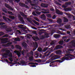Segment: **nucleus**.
<instances>
[{
  "label": "nucleus",
  "instance_id": "1",
  "mask_svg": "<svg viewBox=\"0 0 75 75\" xmlns=\"http://www.w3.org/2000/svg\"><path fill=\"white\" fill-rule=\"evenodd\" d=\"M66 57L69 56V55L71 56H69V57H64L62 58V60H57L55 61H53L50 63V67H51V66L53 65V63H54V62H59L61 63L62 62H64V60H71V59H73V58H72V57H74V56L70 54L69 53H70V52H69L66 51Z\"/></svg>",
  "mask_w": 75,
  "mask_h": 75
},
{
  "label": "nucleus",
  "instance_id": "2",
  "mask_svg": "<svg viewBox=\"0 0 75 75\" xmlns=\"http://www.w3.org/2000/svg\"><path fill=\"white\" fill-rule=\"evenodd\" d=\"M10 48H8V49H7L6 50V53L2 54L3 57H4L5 55H9V57H12V53H10Z\"/></svg>",
  "mask_w": 75,
  "mask_h": 75
},
{
  "label": "nucleus",
  "instance_id": "3",
  "mask_svg": "<svg viewBox=\"0 0 75 75\" xmlns=\"http://www.w3.org/2000/svg\"><path fill=\"white\" fill-rule=\"evenodd\" d=\"M29 45L31 47H34V48L33 49V51H35L37 49V48H38V44L36 42H35V43H34L33 41H32L31 43Z\"/></svg>",
  "mask_w": 75,
  "mask_h": 75
},
{
  "label": "nucleus",
  "instance_id": "4",
  "mask_svg": "<svg viewBox=\"0 0 75 75\" xmlns=\"http://www.w3.org/2000/svg\"><path fill=\"white\" fill-rule=\"evenodd\" d=\"M61 58V56H59L57 55L54 56L49 60V61L50 62H51V61H53V60L56 59L57 58Z\"/></svg>",
  "mask_w": 75,
  "mask_h": 75
},
{
  "label": "nucleus",
  "instance_id": "5",
  "mask_svg": "<svg viewBox=\"0 0 75 75\" xmlns=\"http://www.w3.org/2000/svg\"><path fill=\"white\" fill-rule=\"evenodd\" d=\"M7 41H8V39L7 38L3 39L1 40V41H3V42H2V43H6L7 42Z\"/></svg>",
  "mask_w": 75,
  "mask_h": 75
},
{
  "label": "nucleus",
  "instance_id": "6",
  "mask_svg": "<svg viewBox=\"0 0 75 75\" xmlns=\"http://www.w3.org/2000/svg\"><path fill=\"white\" fill-rule=\"evenodd\" d=\"M14 52L15 53H16L17 54L18 57H20V56L21 55V53H20V52L16 50L14 51Z\"/></svg>",
  "mask_w": 75,
  "mask_h": 75
},
{
  "label": "nucleus",
  "instance_id": "7",
  "mask_svg": "<svg viewBox=\"0 0 75 75\" xmlns=\"http://www.w3.org/2000/svg\"><path fill=\"white\" fill-rule=\"evenodd\" d=\"M40 9L41 7L38 6H35L34 7V9H35V10H40Z\"/></svg>",
  "mask_w": 75,
  "mask_h": 75
},
{
  "label": "nucleus",
  "instance_id": "8",
  "mask_svg": "<svg viewBox=\"0 0 75 75\" xmlns=\"http://www.w3.org/2000/svg\"><path fill=\"white\" fill-rule=\"evenodd\" d=\"M5 6L6 7H7V8H9L10 9V10H13V9L9 5H8L7 4H5Z\"/></svg>",
  "mask_w": 75,
  "mask_h": 75
},
{
  "label": "nucleus",
  "instance_id": "9",
  "mask_svg": "<svg viewBox=\"0 0 75 75\" xmlns=\"http://www.w3.org/2000/svg\"><path fill=\"white\" fill-rule=\"evenodd\" d=\"M62 48V47L61 45H58L55 48H54V50H58L59 48Z\"/></svg>",
  "mask_w": 75,
  "mask_h": 75
},
{
  "label": "nucleus",
  "instance_id": "10",
  "mask_svg": "<svg viewBox=\"0 0 75 75\" xmlns=\"http://www.w3.org/2000/svg\"><path fill=\"white\" fill-rule=\"evenodd\" d=\"M42 10L44 11H41V12L42 13H44L45 14V13L46 14L47 13H50L48 11H47V10L45 9H42Z\"/></svg>",
  "mask_w": 75,
  "mask_h": 75
},
{
  "label": "nucleus",
  "instance_id": "11",
  "mask_svg": "<svg viewBox=\"0 0 75 75\" xmlns=\"http://www.w3.org/2000/svg\"><path fill=\"white\" fill-rule=\"evenodd\" d=\"M16 48H18V49H19V50H19V51L21 52V47H20V46L18 45H16Z\"/></svg>",
  "mask_w": 75,
  "mask_h": 75
},
{
  "label": "nucleus",
  "instance_id": "12",
  "mask_svg": "<svg viewBox=\"0 0 75 75\" xmlns=\"http://www.w3.org/2000/svg\"><path fill=\"white\" fill-rule=\"evenodd\" d=\"M56 13L57 14H63V13L61 12H59V11L58 10H56Z\"/></svg>",
  "mask_w": 75,
  "mask_h": 75
},
{
  "label": "nucleus",
  "instance_id": "13",
  "mask_svg": "<svg viewBox=\"0 0 75 75\" xmlns=\"http://www.w3.org/2000/svg\"><path fill=\"white\" fill-rule=\"evenodd\" d=\"M61 37V35H54V37L55 38H58Z\"/></svg>",
  "mask_w": 75,
  "mask_h": 75
},
{
  "label": "nucleus",
  "instance_id": "14",
  "mask_svg": "<svg viewBox=\"0 0 75 75\" xmlns=\"http://www.w3.org/2000/svg\"><path fill=\"white\" fill-rule=\"evenodd\" d=\"M41 6L43 7H47L48 5L47 4H41Z\"/></svg>",
  "mask_w": 75,
  "mask_h": 75
},
{
  "label": "nucleus",
  "instance_id": "15",
  "mask_svg": "<svg viewBox=\"0 0 75 75\" xmlns=\"http://www.w3.org/2000/svg\"><path fill=\"white\" fill-rule=\"evenodd\" d=\"M35 55L34 56L35 57H35V58H38V52L37 51L36 52H35Z\"/></svg>",
  "mask_w": 75,
  "mask_h": 75
},
{
  "label": "nucleus",
  "instance_id": "16",
  "mask_svg": "<svg viewBox=\"0 0 75 75\" xmlns=\"http://www.w3.org/2000/svg\"><path fill=\"white\" fill-rule=\"evenodd\" d=\"M33 55V51H31L29 53H28L27 55V56H29L30 55H31V56L32 55Z\"/></svg>",
  "mask_w": 75,
  "mask_h": 75
},
{
  "label": "nucleus",
  "instance_id": "17",
  "mask_svg": "<svg viewBox=\"0 0 75 75\" xmlns=\"http://www.w3.org/2000/svg\"><path fill=\"white\" fill-rule=\"evenodd\" d=\"M72 9L71 8H68L64 9V11H71Z\"/></svg>",
  "mask_w": 75,
  "mask_h": 75
},
{
  "label": "nucleus",
  "instance_id": "18",
  "mask_svg": "<svg viewBox=\"0 0 75 75\" xmlns=\"http://www.w3.org/2000/svg\"><path fill=\"white\" fill-rule=\"evenodd\" d=\"M20 13L21 14V15L23 17H25L26 18L27 17V16L26 15H24V14L23 12H20Z\"/></svg>",
  "mask_w": 75,
  "mask_h": 75
},
{
  "label": "nucleus",
  "instance_id": "19",
  "mask_svg": "<svg viewBox=\"0 0 75 75\" xmlns=\"http://www.w3.org/2000/svg\"><path fill=\"white\" fill-rule=\"evenodd\" d=\"M49 37V35L47 33H46L45 35V37H44L43 38H48Z\"/></svg>",
  "mask_w": 75,
  "mask_h": 75
},
{
  "label": "nucleus",
  "instance_id": "20",
  "mask_svg": "<svg viewBox=\"0 0 75 75\" xmlns=\"http://www.w3.org/2000/svg\"><path fill=\"white\" fill-rule=\"evenodd\" d=\"M22 45L23 47H25V48L27 47V44L25 42H23L22 44Z\"/></svg>",
  "mask_w": 75,
  "mask_h": 75
},
{
  "label": "nucleus",
  "instance_id": "21",
  "mask_svg": "<svg viewBox=\"0 0 75 75\" xmlns=\"http://www.w3.org/2000/svg\"><path fill=\"white\" fill-rule=\"evenodd\" d=\"M14 41H20V39L19 38H16L14 39Z\"/></svg>",
  "mask_w": 75,
  "mask_h": 75
},
{
  "label": "nucleus",
  "instance_id": "22",
  "mask_svg": "<svg viewBox=\"0 0 75 75\" xmlns=\"http://www.w3.org/2000/svg\"><path fill=\"white\" fill-rule=\"evenodd\" d=\"M25 50H24L23 51H22V54L23 55V54H24L25 52H28V50H27V49H25Z\"/></svg>",
  "mask_w": 75,
  "mask_h": 75
},
{
  "label": "nucleus",
  "instance_id": "23",
  "mask_svg": "<svg viewBox=\"0 0 75 75\" xmlns=\"http://www.w3.org/2000/svg\"><path fill=\"white\" fill-rule=\"evenodd\" d=\"M2 10L4 11V13H7V10L5 8H3L2 9Z\"/></svg>",
  "mask_w": 75,
  "mask_h": 75
},
{
  "label": "nucleus",
  "instance_id": "24",
  "mask_svg": "<svg viewBox=\"0 0 75 75\" xmlns=\"http://www.w3.org/2000/svg\"><path fill=\"white\" fill-rule=\"evenodd\" d=\"M56 53L57 54H61V51L60 50H57L56 51Z\"/></svg>",
  "mask_w": 75,
  "mask_h": 75
},
{
  "label": "nucleus",
  "instance_id": "25",
  "mask_svg": "<svg viewBox=\"0 0 75 75\" xmlns=\"http://www.w3.org/2000/svg\"><path fill=\"white\" fill-rule=\"evenodd\" d=\"M33 38L34 40H35V39L38 40H40V39H39L38 37H35L34 36L33 37Z\"/></svg>",
  "mask_w": 75,
  "mask_h": 75
},
{
  "label": "nucleus",
  "instance_id": "26",
  "mask_svg": "<svg viewBox=\"0 0 75 75\" xmlns=\"http://www.w3.org/2000/svg\"><path fill=\"white\" fill-rule=\"evenodd\" d=\"M33 21L34 23H35V24H36V25H39V23H38L37 21H35V20H33Z\"/></svg>",
  "mask_w": 75,
  "mask_h": 75
},
{
  "label": "nucleus",
  "instance_id": "27",
  "mask_svg": "<svg viewBox=\"0 0 75 75\" xmlns=\"http://www.w3.org/2000/svg\"><path fill=\"white\" fill-rule=\"evenodd\" d=\"M11 44H12V42H9V43H7L6 45V47L10 46V45Z\"/></svg>",
  "mask_w": 75,
  "mask_h": 75
},
{
  "label": "nucleus",
  "instance_id": "28",
  "mask_svg": "<svg viewBox=\"0 0 75 75\" xmlns=\"http://www.w3.org/2000/svg\"><path fill=\"white\" fill-rule=\"evenodd\" d=\"M62 21V20L60 19H59L57 20V23H60Z\"/></svg>",
  "mask_w": 75,
  "mask_h": 75
},
{
  "label": "nucleus",
  "instance_id": "29",
  "mask_svg": "<svg viewBox=\"0 0 75 75\" xmlns=\"http://www.w3.org/2000/svg\"><path fill=\"white\" fill-rule=\"evenodd\" d=\"M29 58L30 61H33V56L29 57Z\"/></svg>",
  "mask_w": 75,
  "mask_h": 75
},
{
  "label": "nucleus",
  "instance_id": "30",
  "mask_svg": "<svg viewBox=\"0 0 75 75\" xmlns=\"http://www.w3.org/2000/svg\"><path fill=\"white\" fill-rule=\"evenodd\" d=\"M64 22L65 23V22H68V20L67 19V18H64Z\"/></svg>",
  "mask_w": 75,
  "mask_h": 75
},
{
  "label": "nucleus",
  "instance_id": "31",
  "mask_svg": "<svg viewBox=\"0 0 75 75\" xmlns=\"http://www.w3.org/2000/svg\"><path fill=\"white\" fill-rule=\"evenodd\" d=\"M19 5L22 7H24V6H25V4L21 3H20Z\"/></svg>",
  "mask_w": 75,
  "mask_h": 75
},
{
  "label": "nucleus",
  "instance_id": "32",
  "mask_svg": "<svg viewBox=\"0 0 75 75\" xmlns=\"http://www.w3.org/2000/svg\"><path fill=\"white\" fill-rule=\"evenodd\" d=\"M9 18H11V19H14V16H8Z\"/></svg>",
  "mask_w": 75,
  "mask_h": 75
},
{
  "label": "nucleus",
  "instance_id": "33",
  "mask_svg": "<svg viewBox=\"0 0 75 75\" xmlns=\"http://www.w3.org/2000/svg\"><path fill=\"white\" fill-rule=\"evenodd\" d=\"M41 18H45V16L44 14H43L41 16Z\"/></svg>",
  "mask_w": 75,
  "mask_h": 75
},
{
  "label": "nucleus",
  "instance_id": "34",
  "mask_svg": "<svg viewBox=\"0 0 75 75\" xmlns=\"http://www.w3.org/2000/svg\"><path fill=\"white\" fill-rule=\"evenodd\" d=\"M32 35H26V37L27 38H30V37H32Z\"/></svg>",
  "mask_w": 75,
  "mask_h": 75
},
{
  "label": "nucleus",
  "instance_id": "35",
  "mask_svg": "<svg viewBox=\"0 0 75 75\" xmlns=\"http://www.w3.org/2000/svg\"><path fill=\"white\" fill-rule=\"evenodd\" d=\"M8 13L10 14V15H13V13L10 11H8Z\"/></svg>",
  "mask_w": 75,
  "mask_h": 75
},
{
  "label": "nucleus",
  "instance_id": "36",
  "mask_svg": "<svg viewBox=\"0 0 75 75\" xmlns=\"http://www.w3.org/2000/svg\"><path fill=\"white\" fill-rule=\"evenodd\" d=\"M63 42H64L63 41H61L59 42V44H60V45H62V44H63Z\"/></svg>",
  "mask_w": 75,
  "mask_h": 75
},
{
  "label": "nucleus",
  "instance_id": "37",
  "mask_svg": "<svg viewBox=\"0 0 75 75\" xmlns=\"http://www.w3.org/2000/svg\"><path fill=\"white\" fill-rule=\"evenodd\" d=\"M38 51L40 52H41L42 51V49L41 47H39L38 49Z\"/></svg>",
  "mask_w": 75,
  "mask_h": 75
},
{
  "label": "nucleus",
  "instance_id": "38",
  "mask_svg": "<svg viewBox=\"0 0 75 75\" xmlns=\"http://www.w3.org/2000/svg\"><path fill=\"white\" fill-rule=\"evenodd\" d=\"M65 27L66 28H67V29H68V28H71L70 26L68 25L65 26Z\"/></svg>",
  "mask_w": 75,
  "mask_h": 75
},
{
  "label": "nucleus",
  "instance_id": "39",
  "mask_svg": "<svg viewBox=\"0 0 75 75\" xmlns=\"http://www.w3.org/2000/svg\"><path fill=\"white\" fill-rule=\"evenodd\" d=\"M36 62H41V60H40V59H39L38 60H36Z\"/></svg>",
  "mask_w": 75,
  "mask_h": 75
},
{
  "label": "nucleus",
  "instance_id": "40",
  "mask_svg": "<svg viewBox=\"0 0 75 75\" xmlns=\"http://www.w3.org/2000/svg\"><path fill=\"white\" fill-rule=\"evenodd\" d=\"M29 64H30L31 65H34V64H35L36 65H38V63H29Z\"/></svg>",
  "mask_w": 75,
  "mask_h": 75
},
{
  "label": "nucleus",
  "instance_id": "41",
  "mask_svg": "<svg viewBox=\"0 0 75 75\" xmlns=\"http://www.w3.org/2000/svg\"><path fill=\"white\" fill-rule=\"evenodd\" d=\"M9 59L11 62H13V59L12 58H9Z\"/></svg>",
  "mask_w": 75,
  "mask_h": 75
},
{
  "label": "nucleus",
  "instance_id": "42",
  "mask_svg": "<svg viewBox=\"0 0 75 75\" xmlns=\"http://www.w3.org/2000/svg\"><path fill=\"white\" fill-rule=\"evenodd\" d=\"M9 1L11 4L13 5L14 4V3H13V0H9Z\"/></svg>",
  "mask_w": 75,
  "mask_h": 75
},
{
  "label": "nucleus",
  "instance_id": "43",
  "mask_svg": "<svg viewBox=\"0 0 75 75\" xmlns=\"http://www.w3.org/2000/svg\"><path fill=\"white\" fill-rule=\"evenodd\" d=\"M34 19L36 21H39V20L36 17H34Z\"/></svg>",
  "mask_w": 75,
  "mask_h": 75
},
{
  "label": "nucleus",
  "instance_id": "44",
  "mask_svg": "<svg viewBox=\"0 0 75 75\" xmlns=\"http://www.w3.org/2000/svg\"><path fill=\"white\" fill-rule=\"evenodd\" d=\"M47 53H48V54H47V56H48L49 55H50V54H49V53H51V52H50V51H49L47 52H46L45 54H47Z\"/></svg>",
  "mask_w": 75,
  "mask_h": 75
},
{
  "label": "nucleus",
  "instance_id": "45",
  "mask_svg": "<svg viewBox=\"0 0 75 75\" xmlns=\"http://www.w3.org/2000/svg\"><path fill=\"white\" fill-rule=\"evenodd\" d=\"M47 16L48 17H49V18H51V15H50V14H47Z\"/></svg>",
  "mask_w": 75,
  "mask_h": 75
},
{
  "label": "nucleus",
  "instance_id": "46",
  "mask_svg": "<svg viewBox=\"0 0 75 75\" xmlns=\"http://www.w3.org/2000/svg\"><path fill=\"white\" fill-rule=\"evenodd\" d=\"M33 3H36V2H38L37 0H33Z\"/></svg>",
  "mask_w": 75,
  "mask_h": 75
},
{
  "label": "nucleus",
  "instance_id": "47",
  "mask_svg": "<svg viewBox=\"0 0 75 75\" xmlns=\"http://www.w3.org/2000/svg\"><path fill=\"white\" fill-rule=\"evenodd\" d=\"M36 13L37 14H41V12L37 11L36 12Z\"/></svg>",
  "mask_w": 75,
  "mask_h": 75
},
{
  "label": "nucleus",
  "instance_id": "48",
  "mask_svg": "<svg viewBox=\"0 0 75 75\" xmlns=\"http://www.w3.org/2000/svg\"><path fill=\"white\" fill-rule=\"evenodd\" d=\"M47 49H48L47 47H45L44 49V51H46L47 50Z\"/></svg>",
  "mask_w": 75,
  "mask_h": 75
},
{
  "label": "nucleus",
  "instance_id": "49",
  "mask_svg": "<svg viewBox=\"0 0 75 75\" xmlns=\"http://www.w3.org/2000/svg\"><path fill=\"white\" fill-rule=\"evenodd\" d=\"M54 41H52L50 43V45H54Z\"/></svg>",
  "mask_w": 75,
  "mask_h": 75
},
{
  "label": "nucleus",
  "instance_id": "50",
  "mask_svg": "<svg viewBox=\"0 0 75 75\" xmlns=\"http://www.w3.org/2000/svg\"><path fill=\"white\" fill-rule=\"evenodd\" d=\"M3 19L5 21H6V20H7V18L5 16H4L3 17Z\"/></svg>",
  "mask_w": 75,
  "mask_h": 75
},
{
  "label": "nucleus",
  "instance_id": "51",
  "mask_svg": "<svg viewBox=\"0 0 75 75\" xmlns=\"http://www.w3.org/2000/svg\"><path fill=\"white\" fill-rule=\"evenodd\" d=\"M4 34V33L3 32H0V36H1L2 35H3Z\"/></svg>",
  "mask_w": 75,
  "mask_h": 75
},
{
  "label": "nucleus",
  "instance_id": "52",
  "mask_svg": "<svg viewBox=\"0 0 75 75\" xmlns=\"http://www.w3.org/2000/svg\"><path fill=\"white\" fill-rule=\"evenodd\" d=\"M64 14H65L66 15H67V16H71V14H69V13H64Z\"/></svg>",
  "mask_w": 75,
  "mask_h": 75
},
{
  "label": "nucleus",
  "instance_id": "53",
  "mask_svg": "<svg viewBox=\"0 0 75 75\" xmlns=\"http://www.w3.org/2000/svg\"><path fill=\"white\" fill-rule=\"evenodd\" d=\"M71 4V3L70 2L66 3V5H69V4Z\"/></svg>",
  "mask_w": 75,
  "mask_h": 75
},
{
  "label": "nucleus",
  "instance_id": "54",
  "mask_svg": "<svg viewBox=\"0 0 75 75\" xmlns=\"http://www.w3.org/2000/svg\"><path fill=\"white\" fill-rule=\"evenodd\" d=\"M32 14H33V15H34V16H36V14H35V13L34 12H33Z\"/></svg>",
  "mask_w": 75,
  "mask_h": 75
},
{
  "label": "nucleus",
  "instance_id": "55",
  "mask_svg": "<svg viewBox=\"0 0 75 75\" xmlns=\"http://www.w3.org/2000/svg\"><path fill=\"white\" fill-rule=\"evenodd\" d=\"M5 24L4 23H3V22H1L0 23V25H3V24Z\"/></svg>",
  "mask_w": 75,
  "mask_h": 75
},
{
  "label": "nucleus",
  "instance_id": "56",
  "mask_svg": "<svg viewBox=\"0 0 75 75\" xmlns=\"http://www.w3.org/2000/svg\"><path fill=\"white\" fill-rule=\"evenodd\" d=\"M31 67H35L36 66L35 65H32L30 66Z\"/></svg>",
  "mask_w": 75,
  "mask_h": 75
},
{
  "label": "nucleus",
  "instance_id": "57",
  "mask_svg": "<svg viewBox=\"0 0 75 75\" xmlns=\"http://www.w3.org/2000/svg\"><path fill=\"white\" fill-rule=\"evenodd\" d=\"M55 18H56V16H55V15H54L53 16V19H55Z\"/></svg>",
  "mask_w": 75,
  "mask_h": 75
},
{
  "label": "nucleus",
  "instance_id": "58",
  "mask_svg": "<svg viewBox=\"0 0 75 75\" xmlns=\"http://www.w3.org/2000/svg\"><path fill=\"white\" fill-rule=\"evenodd\" d=\"M19 18H21V19H22V20H23V18L22 17H21V16L19 15Z\"/></svg>",
  "mask_w": 75,
  "mask_h": 75
},
{
  "label": "nucleus",
  "instance_id": "59",
  "mask_svg": "<svg viewBox=\"0 0 75 75\" xmlns=\"http://www.w3.org/2000/svg\"><path fill=\"white\" fill-rule=\"evenodd\" d=\"M32 28H33V29H34V30H37V29L36 28H35L34 27H32Z\"/></svg>",
  "mask_w": 75,
  "mask_h": 75
},
{
  "label": "nucleus",
  "instance_id": "60",
  "mask_svg": "<svg viewBox=\"0 0 75 75\" xmlns=\"http://www.w3.org/2000/svg\"><path fill=\"white\" fill-rule=\"evenodd\" d=\"M48 20L49 21H50V22H52V20L50 19H48Z\"/></svg>",
  "mask_w": 75,
  "mask_h": 75
},
{
  "label": "nucleus",
  "instance_id": "61",
  "mask_svg": "<svg viewBox=\"0 0 75 75\" xmlns=\"http://www.w3.org/2000/svg\"><path fill=\"white\" fill-rule=\"evenodd\" d=\"M4 37H8V35H6Z\"/></svg>",
  "mask_w": 75,
  "mask_h": 75
},
{
  "label": "nucleus",
  "instance_id": "62",
  "mask_svg": "<svg viewBox=\"0 0 75 75\" xmlns=\"http://www.w3.org/2000/svg\"><path fill=\"white\" fill-rule=\"evenodd\" d=\"M5 25H3L1 26V28H2V27H5Z\"/></svg>",
  "mask_w": 75,
  "mask_h": 75
},
{
  "label": "nucleus",
  "instance_id": "63",
  "mask_svg": "<svg viewBox=\"0 0 75 75\" xmlns=\"http://www.w3.org/2000/svg\"><path fill=\"white\" fill-rule=\"evenodd\" d=\"M67 32L68 34H70V33H71L69 31H67Z\"/></svg>",
  "mask_w": 75,
  "mask_h": 75
},
{
  "label": "nucleus",
  "instance_id": "64",
  "mask_svg": "<svg viewBox=\"0 0 75 75\" xmlns=\"http://www.w3.org/2000/svg\"><path fill=\"white\" fill-rule=\"evenodd\" d=\"M28 1L30 3H31V1H30V0H28Z\"/></svg>",
  "mask_w": 75,
  "mask_h": 75
}]
</instances>
